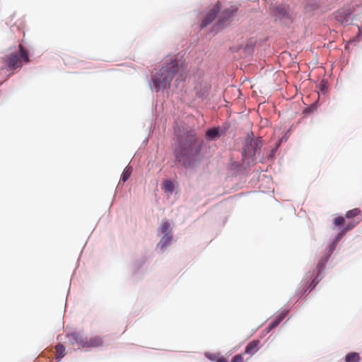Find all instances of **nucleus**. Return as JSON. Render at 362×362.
I'll use <instances>...</instances> for the list:
<instances>
[{
	"mask_svg": "<svg viewBox=\"0 0 362 362\" xmlns=\"http://www.w3.org/2000/svg\"><path fill=\"white\" fill-rule=\"evenodd\" d=\"M179 69L178 62L175 59L171 60L170 63L163 66L153 78V84L157 90L169 87Z\"/></svg>",
	"mask_w": 362,
	"mask_h": 362,
	"instance_id": "nucleus-2",
	"label": "nucleus"
},
{
	"mask_svg": "<svg viewBox=\"0 0 362 362\" xmlns=\"http://www.w3.org/2000/svg\"><path fill=\"white\" fill-rule=\"evenodd\" d=\"M345 361L346 362H359L360 356L356 352H351L346 356Z\"/></svg>",
	"mask_w": 362,
	"mask_h": 362,
	"instance_id": "nucleus-14",
	"label": "nucleus"
},
{
	"mask_svg": "<svg viewBox=\"0 0 362 362\" xmlns=\"http://www.w3.org/2000/svg\"><path fill=\"white\" fill-rule=\"evenodd\" d=\"M260 341L258 339L252 340L246 346L244 353L246 354L253 355L259 350Z\"/></svg>",
	"mask_w": 362,
	"mask_h": 362,
	"instance_id": "nucleus-9",
	"label": "nucleus"
},
{
	"mask_svg": "<svg viewBox=\"0 0 362 362\" xmlns=\"http://www.w3.org/2000/svg\"><path fill=\"white\" fill-rule=\"evenodd\" d=\"M344 218L341 216H339V217H337L334 220V223L335 226H341L344 223Z\"/></svg>",
	"mask_w": 362,
	"mask_h": 362,
	"instance_id": "nucleus-22",
	"label": "nucleus"
},
{
	"mask_svg": "<svg viewBox=\"0 0 362 362\" xmlns=\"http://www.w3.org/2000/svg\"><path fill=\"white\" fill-rule=\"evenodd\" d=\"M160 231L161 233L165 234H171V230L170 228V224L167 221H163L160 226Z\"/></svg>",
	"mask_w": 362,
	"mask_h": 362,
	"instance_id": "nucleus-16",
	"label": "nucleus"
},
{
	"mask_svg": "<svg viewBox=\"0 0 362 362\" xmlns=\"http://www.w3.org/2000/svg\"><path fill=\"white\" fill-rule=\"evenodd\" d=\"M318 284V281H315V280H313L310 284V291L313 290L316 285Z\"/></svg>",
	"mask_w": 362,
	"mask_h": 362,
	"instance_id": "nucleus-25",
	"label": "nucleus"
},
{
	"mask_svg": "<svg viewBox=\"0 0 362 362\" xmlns=\"http://www.w3.org/2000/svg\"><path fill=\"white\" fill-rule=\"evenodd\" d=\"M356 226V223H351L349 225H347L344 229H343V233H346L347 231L351 230L353 228H354Z\"/></svg>",
	"mask_w": 362,
	"mask_h": 362,
	"instance_id": "nucleus-23",
	"label": "nucleus"
},
{
	"mask_svg": "<svg viewBox=\"0 0 362 362\" xmlns=\"http://www.w3.org/2000/svg\"><path fill=\"white\" fill-rule=\"evenodd\" d=\"M324 265V262H320L317 265V268L319 270H320V268Z\"/></svg>",
	"mask_w": 362,
	"mask_h": 362,
	"instance_id": "nucleus-27",
	"label": "nucleus"
},
{
	"mask_svg": "<svg viewBox=\"0 0 362 362\" xmlns=\"http://www.w3.org/2000/svg\"><path fill=\"white\" fill-rule=\"evenodd\" d=\"M221 136L220 127L209 129L205 134V139L208 141L216 140Z\"/></svg>",
	"mask_w": 362,
	"mask_h": 362,
	"instance_id": "nucleus-10",
	"label": "nucleus"
},
{
	"mask_svg": "<svg viewBox=\"0 0 362 362\" xmlns=\"http://www.w3.org/2000/svg\"><path fill=\"white\" fill-rule=\"evenodd\" d=\"M276 15L279 18H286L288 16V12L287 10L282 6H278L276 8Z\"/></svg>",
	"mask_w": 362,
	"mask_h": 362,
	"instance_id": "nucleus-17",
	"label": "nucleus"
},
{
	"mask_svg": "<svg viewBox=\"0 0 362 362\" xmlns=\"http://www.w3.org/2000/svg\"><path fill=\"white\" fill-rule=\"evenodd\" d=\"M237 8L231 6L230 8L224 9L220 15L219 19L217 23V26L220 28L228 25L230 23V18L236 13Z\"/></svg>",
	"mask_w": 362,
	"mask_h": 362,
	"instance_id": "nucleus-5",
	"label": "nucleus"
},
{
	"mask_svg": "<svg viewBox=\"0 0 362 362\" xmlns=\"http://www.w3.org/2000/svg\"><path fill=\"white\" fill-rule=\"evenodd\" d=\"M202 145L196 132L190 130L180 137L174 148L175 157L182 165L189 167L199 156Z\"/></svg>",
	"mask_w": 362,
	"mask_h": 362,
	"instance_id": "nucleus-1",
	"label": "nucleus"
},
{
	"mask_svg": "<svg viewBox=\"0 0 362 362\" xmlns=\"http://www.w3.org/2000/svg\"><path fill=\"white\" fill-rule=\"evenodd\" d=\"M285 317L286 313H284L279 315L267 328V332H270L272 329L277 327L280 324V322L285 318Z\"/></svg>",
	"mask_w": 362,
	"mask_h": 362,
	"instance_id": "nucleus-12",
	"label": "nucleus"
},
{
	"mask_svg": "<svg viewBox=\"0 0 362 362\" xmlns=\"http://www.w3.org/2000/svg\"><path fill=\"white\" fill-rule=\"evenodd\" d=\"M360 214V210L358 209H354L352 210L348 211L346 214V217L347 218H351Z\"/></svg>",
	"mask_w": 362,
	"mask_h": 362,
	"instance_id": "nucleus-19",
	"label": "nucleus"
},
{
	"mask_svg": "<svg viewBox=\"0 0 362 362\" xmlns=\"http://www.w3.org/2000/svg\"><path fill=\"white\" fill-rule=\"evenodd\" d=\"M345 233H343V230L338 234V235L336 237L335 241L333 243V245L343 236Z\"/></svg>",
	"mask_w": 362,
	"mask_h": 362,
	"instance_id": "nucleus-24",
	"label": "nucleus"
},
{
	"mask_svg": "<svg viewBox=\"0 0 362 362\" xmlns=\"http://www.w3.org/2000/svg\"><path fill=\"white\" fill-rule=\"evenodd\" d=\"M216 362H228V361L223 357H220L216 360Z\"/></svg>",
	"mask_w": 362,
	"mask_h": 362,
	"instance_id": "nucleus-26",
	"label": "nucleus"
},
{
	"mask_svg": "<svg viewBox=\"0 0 362 362\" xmlns=\"http://www.w3.org/2000/svg\"><path fill=\"white\" fill-rule=\"evenodd\" d=\"M55 350H56V358L59 361L61 358H62L65 354V347L62 344H57L55 346Z\"/></svg>",
	"mask_w": 362,
	"mask_h": 362,
	"instance_id": "nucleus-13",
	"label": "nucleus"
},
{
	"mask_svg": "<svg viewBox=\"0 0 362 362\" xmlns=\"http://www.w3.org/2000/svg\"><path fill=\"white\" fill-rule=\"evenodd\" d=\"M221 3L217 1L213 8L209 12L206 16L203 19L201 26L206 27L216 18L218 13L221 10Z\"/></svg>",
	"mask_w": 362,
	"mask_h": 362,
	"instance_id": "nucleus-6",
	"label": "nucleus"
},
{
	"mask_svg": "<svg viewBox=\"0 0 362 362\" xmlns=\"http://www.w3.org/2000/svg\"><path fill=\"white\" fill-rule=\"evenodd\" d=\"M69 344L76 346L78 349L96 348L103 344L101 337L96 336L88 339L86 336L80 332H71L66 334Z\"/></svg>",
	"mask_w": 362,
	"mask_h": 362,
	"instance_id": "nucleus-3",
	"label": "nucleus"
},
{
	"mask_svg": "<svg viewBox=\"0 0 362 362\" xmlns=\"http://www.w3.org/2000/svg\"><path fill=\"white\" fill-rule=\"evenodd\" d=\"M230 362H244V359L241 354H237L233 357Z\"/></svg>",
	"mask_w": 362,
	"mask_h": 362,
	"instance_id": "nucleus-21",
	"label": "nucleus"
},
{
	"mask_svg": "<svg viewBox=\"0 0 362 362\" xmlns=\"http://www.w3.org/2000/svg\"><path fill=\"white\" fill-rule=\"evenodd\" d=\"M354 12L351 7L342 8L336 12V18L338 21H343L349 17Z\"/></svg>",
	"mask_w": 362,
	"mask_h": 362,
	"instance_id": "nucleus-8",
	"label": "nucleus"
},
{
	"mask_svg": "<svg viewBox=\"0 0 362 362\" xmlns=\"http://www.w3.org/2000/svg\"><path fill=\"white\" fill-rule=\"evenodd\" d=\"M173 236L171 234L164 235L158 244V247H159L161 250H165V248L170 245Z\"/></svg>",
	"mask_w": 362,
	"mask_h": 362,
	"instance_id": "nucleus-11",
	"label": "nucleus"
},
{
	"mask_svg": "<svg viewBox=\"0 0 362 362\" xmlns=\"http://www.w3.org/2000/svg\"><path fill=\"white\" fill-rule=\"evenodd\" d=\"M132 173V167L127 165L121 176V181L125 182L131 176Z\"/></svg>",
	"mask_w": 362,
	"mask_h": 362,
	"instance_id": "nucleus-15",
	"label": "nucleus"
},
{
	"mask_svg": "<svg viewBox=\"0 0 362 362\" xmlns=\"http://www.w3.org/2000/svg\"><path fill=\"white\" fill-rule=\"evenodd\" d=\"M163 187L165 192H172L174 189V185L170 180H166L163 184Z\"/></svg>",
	"mask_w": 362,
	"mask_h": 362,
	"instance_id": "nucleus-20",
	"label": "nucleus"
},
{
	"mask_svg": "<svg viewBox=\"0 0 362 362\" xmlns=\"http://www.w3.org/2000/svg\"><path fill=\"white\" fill-rule=\"evenodd\" d=\"M6 63L11 69L20 68L22 66L21 60L16 54H11L7 57Z\"/></svg>",
	"mask_w": 362,
	"mask_h": 362,
	"instance_id": "nucleus-7",
	"label": "nucleus"
},
{
	"mask_svg": "<svg viewBox=\"0 0 362 362\" xmlns=\"http://www.w3.org/2000/svg\"><path fill=\"white\" fill-rule=\"evenodd\" d=\"M246 140L249 141V144L245 146L244 153L245 156L252 157L260 150L262 146V141L261 138L253 139L252 132L247 134Z\"/></svg>",
	"mask_w": 362,
	"mask_h": 362,
	"instance_id": "nucleus-4",
	"label": "nucleus"
},
{
	"mask_svg": "<svg viewBox=\"0 0 362 362\" xmlns=\"http://www.w3.org/2000/svg\"><path fill=\"white\" fill-rule=\"evenodd\" d=\"M19 49H20L21 57L23 59V61L25 62H28L29 58H28V54L27 51L23 48L22 45H19Z\"/></svg>",
	"mask_w": 362,
	"mask_h": 362,
	"instance_id": "nucleus-18",
	"label": "nucleus"
}]
</instances>
